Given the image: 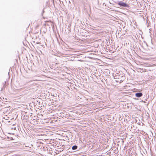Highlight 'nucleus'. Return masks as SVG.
<instances>
[{"label": "nucleus", "instance_id": "nucleus-1", "mask_svg": "<svg viewBox=\"0 0 156 156\" xmlns=\"http://www.w3.org/2000/svg\"><path fill=\"white\" fill-rule=\"evenodd\" d=\"M33 24H34L35 28L36 29L37 28L40 26V23L37 21L34 22L33 23Z\"/></svg>", "mask_w": 156, "mask_h": 156}, {"label": "nucleus", "instance_id": "nucleus-2", "mask_svg": "<svg viewBox=\"0 0 156 156\" xmlns=\"http://www.w3.org/2000/svg\"><path fill=\"white\" fill-rule=\"evenodd\" d=\"M118 4L121 6L123 7H126L127 4L125 2H119L118 3Z\"/></svg>", "mask_w": 156, "mask_h": 156}, {"label": "nucleus", "instance_id": "nucleus-3", "mask_svg": "<svg viewBox=\"0 0 156 156\" xmlns=\"http://www.w3.org/2000/svg\"><path fill=\"white\" fill-rule=\"evenodd\" d=\"M143 95V94L141 93H137L135 94V96L137 97H140Z\"/></svg>", "mask_w": 156, "mask_h": 156}, {"label": "nucleus", "instance_id": "nucleus-4", "mask_svg": "<svg viewBox=\"0 0 156 156\" xmlns=\"http://www.w3.org/2000/svg\"><path fill=\"white\" fill-rule=\"evenodd\" d=\"M77 148V146L75 145V146H73V147H72V149L73 150H76Z\"/></svg>", "mask_w": 156, "mask_h": 156}, {"label": "nucleus", "instance_id": "nucleus-5", "mask_svg": "<svg viewBox=\"0 0 156 156\" xmlns=\"http://www.w3.org/2000/svg\"><path fill=\"white\" fill-rule=\"evenodd\" d=\"M139 69H141L142 71L143 70V69H141L140 68Z\"/></svg>", "mask_w": 156, "mask_h": 156}, {"label": "nucleus", "instance_id": "nucleus-6", "mask_svg": "<svg viewBox=\"0 0 156 156\" xmlns=\"http://www.w3.org/2000/svg\"><path fill=\"white\" fill-rule=\"evenodd\" d=\"M146 70H145V71H144V72H146Z\"/></svg>", "mask_w": 156, "mask_h": 156}]
</instances>
